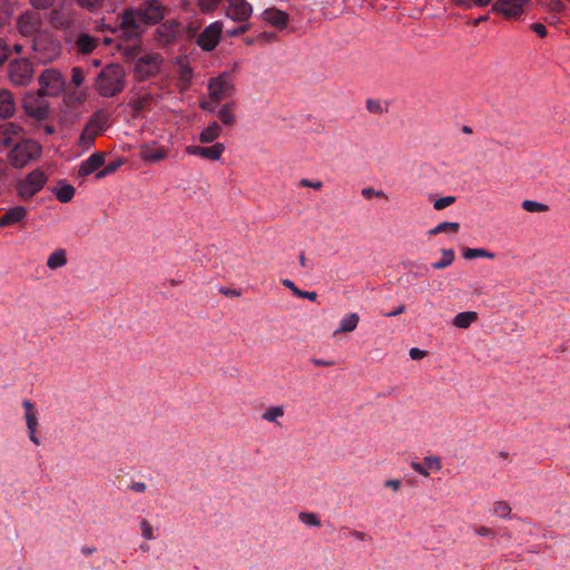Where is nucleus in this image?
<instances>
[{"label":"nucleus","instance_id":"nucleus-1","mask_svg":"<svg viewBox=\"0 0 570 570\" xmlns=\"http://www.w3.org/2000/svg\"><path fill=\"white\" fill-rule=\"evenodd\" d=\"M125 69L118 63H110L104 67L97 75L94 88L101 97L109 98L120 94L125 88Z\"/></svg>","mask_w":570,"mask_h":570},{"label":"nucleus","instance_id":"nucleus-2","mask_svg":"<svg viewBox=\"0 0 570 570\" xmlns=\"http://www.w3.org/2000/svg\"><path fill=\"white\" fill-rule=\"evenodd\" d=\"M32 49L35 58L41 63L58 59L62 50L60 42L47 31H39L35 36Z\"/></svg>","mask_w":570,"mask_h":570},{"label":"nucleus","instance_id":"nucleus-3","mask_svg":"<svg viewBox=\"0 0 570 570\" xmlns=\"http://www.w3.org/2000/svg\"><path fill=\"white\" fill-rule=\"evenodd\" d=\"M41 146L35 140H23L11 149L9 160L16 168H23L30 161L38 159L41 156Z\"/></svg>","mask_w":570,"mask_h":570},{"label":"nucleus","instance_id":"nucleus-4","mask_svg":"<svg viewBox=\"0 0 570 570\" xmlns=\"http://www.w3.org/2000/svg\"><path fill=\"white\" fill-rule=\"evenodd\" d=\"M148 27L139 10H125L121 18L120 31L126 39L139 38Z\"/></svg>","mask_w":570,"mask_h":570},{"label":"nucleus","instance_id":"nucleus-5","mask_svg":"<svg viewBox=\"0 0 570 570\" xmlns=\"http://www.w3.org/2000/svg\"><path fill=\"white\" fill-rule=\"evenodd\" d=\"M163 62L159 53L142 55L135 60L134 72L139 80L155 77L160 72Z\"/></svg>","mask_w":570,"mask_h":570},{"label":"nucleus","instance_id":"nucleus-6","mask_svg":"<svg viewBox=\"0 0 570 570\" xmlns=\"http://www.w3.org/2000/svg\"><path fill=\"white\" fill-rule=\"evenodd\" d=\"M107 125V117L101 112L94 114L87 125L85 126L79 140L78 145L83 150L89 149L98 135H100Z\"/></svg>","mask_w":570,"mask_h":570},{"label":"nucleus","instance_id":"nucleus-7","mask_svg":"<svg viewBox=\"0 0 570 570\" xmlns=\"http://www.w3.org/2000/svg\"><path fill=\"white\" fill-rule=\"evenodd\" d=\"M234 90L232 76L227 72H223L208 81L209 98L214 104L232 97Z\"/></svg>","mask_w":570,"mask_h":570},{"label":"nucleus","instance_id":"nucleus-8","mask_svg":"<svg viewBox=\"0 0 570 570\" xmlns=\"http://www.w3.org/2000/svg\"><path fill=\"white\" fill-rule=\"evenodd\" d=\"M40 89L42 96H58L65 88V78L57 69H46L39 77Z\"/></svg>","mask_w":570,"mask_h":570},{"label":"nucleus","instance_id":"nucleus-9","mask_svg":"<svg viewBox=\"0 0 570 570\" xmlns=\"http://www.w3.org/2000/svg\"><path fill=\"white\" fill-rule=\"evenodd\" d=\"M47 179L48 177L42 170H32L31 173L28 174L24 180L20 181L17 185L19 197H21L22 199L31 198L39 190L42 189V187L47 183Z\"/></svg>","mask_w":570,"mask_h":570},{"label":"nucleus","instance_id":"nucleus-10","mask_svg":"<svg viewBox=\"0 0 570 570\" xmlns=\"http://www.w3.org/2000/svg\"><path fill=\"white\" fill-rule=\"evenodd\" d=\"M8 73L13 85L26 86L31 82L35 72L31 61L21 58L10 62Z\"/></svg>","mask_w":570,"mask_h":570},{"label":"nucleus","instance_id":"nucleus-11","mask_svg":"<svg viewBox=\"0 0 570 570\" xmlns=\"http://www.w3.org/2000/svg\"><path fill=\"white\" fill-rule=\"evenodd\" d=\"M66 42L73 43V50L77 55L88 56L98 48L100 45V38L94 37L88 32L80 31L75 36L73 40L67 36Z\"/></svg>","mask_w":570,"mask_h":570},{"label":"nucleus","instance_id":"nucleus-12","mask_svg":"<svg viewBox=\"0 0 570 570\" xmlns=\"http://www.w3.org/2000/svg\"><path fill=\"white\" fill-rule=\"evenodd\" d=\"M223 32V23L215 21L206 27L197 37V45L206 50H213L219 42Z\"/></svg>","mask_w":570,"mask_h":570},{"label":"nucleus","instance_id":"nucleus-13","mask_svg":"<svg viewBox=\"0 0 570 570\" xmlns=\"http://www.w3.org/2000/svg\"><path fill=\"white\" fill-rule=\"evenodd\" d=\"M41 26V18L38 12L27 11L18 17L17 29L23 37L37 35Z\"/></svg>","mask_w":570,"mask_h":570},{"label":"nucleus","instance_id":"nucleus-14","mask_svg":"<svg viewBox=\"0 0 570 570\" xmlns=\"http://www.w3.org/2000/svg\"><path fill=\"white\" fill-rule=\"evenodd\" d=\"M253 13L250 3L246 0H228L226 16L234 21L246 22Z\"/></svg>","mask_w":570,"mask_h":570},{"label":"nucleus","instance_id":"nucleus-15","mask_svg":"<svg viewBox=\"0 0 570 570\" xmlns=\"http://www.w3.org/2000/svg\"><path fill=\"white\" fill-rule=\"evenodd\" d=\"M23 134V129L16 122H4L0 125V153L8 149L16 139Z\"/></svg>","mask_w":570,"mask_h":570},{"label":"nucleus","instance_id":"nucleus-16","mask_svg":"<svg viewBox=\"0 0 570 570\" xmlns=\"http://www.w3.org/2000/svg\"><path fill=\"white\" fill-rule=\"evenodd\" d=\"M48 21L53 28L67 31L73 27L75 16L68 10L55 9L49 12Z\"/></svg>","mask_w":570,"mask_h":570},{"label":"nucleus","instance_id":"nucleus-17","mask_svg":"<svg viewBox=\"0 0 570 570\" xmlns=\"http://www.w3.org/2000/svg\"><path fill=\"white\" fill-rule=\"evenodd\" d=\"M147 24H155L165 17L166 8L158 0H150L144 3L139 10Z\"/></svg>","mask_w":570,"mask_h":570},{"label":"nucleus","instance_id":"nucleus-18","mask_svg":"<svg viewBox=\"0 0 570 570\" xmlns=\"http://www.w3.org/2000/svg\"><path fill=\"white\" fill-rule=\"evenodd\" d=\"M225 150V146L220 142H216L209 147H200V146H188L186 151L189 155H197L203 158L218 160Z\"/></svg>","mask_w":570,"mask_h":570},{"label":"nucleus","instance_id":"nucleus-19","mask_svg":"<svg viewBox=\"0 0 570 570\" xmlns=\"http://www.w3.org/2000/svg\"><path fill=\"white\" fill-rule=\"evenodd\" d=\"M139 156L144 161L156 163L167 157V150L156 144L144 145L140 147Z\"/></svg>","mask_w":570,"mask_h":570},{"label":"nucleus","instance_id":"nucleus-20","mask_svg":"<svg viewBox=\"0 0 570 570\" xmlns=\"http://www.w3.org/2000/svg\"><path fill=\"white\" fill-rule=\"evenodd\" d=\"M105 163L104 153H95L87 160L82 161L78 169L81 177L88 176L100 168Z\"/></svg>","mask_w":570,"mask_h":570},{"label":"nucleus","instance_id":"nucleus-21","mask_svg":"<svg viewBox=\"0 0 570 570\" xmlns=\"http://www.w3.org/2000/svg\"><path fill=\"white\" fill-rule=\"evenodd\" d=\"M16 101L13 95L7 90L0 88V118L7 119L14 115Z\"/></svg>","mask_w":570,"mask_h":570},{"label":"nucleus","instance_id":"nucleus-22","mask_svg":"<svg viewBox=\"0 0 570 570\" xmlns=\"http://www.w3.org/2000/svg\"><path fill=\"white\" fill-rule=\"evenodd\" d=\"M27 216V209L23 206H16L6 212L0 218V227L11 226L22 222Z\"/></svg>","mask_w":570,"mask_h":570},{"label":"nucleus","instance_id":"nucleus-23","mask_svg":"<svg viewBox=\"0 0 570 570\" xmlns=\"http://www.w3.org/2000/svg\"><path fill=\"white\" fill-rule=\"evenodd\" d=\"M527 0H501L499 10L509 18L518 17L523 9Z\"/></svg>","mask_w":570,"mask_h":570},{"label":"nucleus","instance_id":"nucleus-24","mask_svg":"<svg viewBox=\"0 0 570 570\" xmlns=\"http://www.w3.org/2000/svg\"><path fill=\"white\" fill-rule=\"evenodd\" d=\"M157 35L163 43H168L178 35V23L175 21H167L157 28Z\"/></svg>","mask_w":570,"mask_h":570},{"label":"nucleus","instance_id":"nucleus-25","mask_svg":"<svg viewBox=\"0 0 570 570\" xmlns=\"http://www.w3.org/2000/svg\"><path fill=\"white\" fill-rule=\"evenodd\" d=\"M263 18L269 24L278 28L285 27L288 21L287 14L284 11L277 9L265 10L263 13Z\"/></svg>","mask_w":570,"mask_h":570},{"label":"nucleus","instance_id":"nucleus-26","mask_svg":"<svg viewBox=\"0 0 570 570\" xmlns=\"http://www.w3.org/2000/svg\"><path fill=\"white\" fill-rule=\"evenodd\" d=\"M222 127L218 122L213 121L206 129L200 132L199 140L202 142H212L219 137Z\"/></svg>","mask_w":570,"mask_h":570},{"label":"nucleus","instance_id":"nucleus-27","mask_svg":"<svg viewBox=\"0 0 570 570\" xmlns=\"http://www.w3.org/2000/svg\"><path fill=\"white\" fill-rule=\"evenodd\" d=\"M53 193L59 202L68 203L75 195V188L69 184L60 181L59 186L53 189Z\"/></svg>","mask_w":570,"mask_h":570},{"label":"nucleus","instance_id":"nucleus-28","mask_svg":"<svg viewBox=\"0 0 570 570\" xmlns=\"http://www.w3.org/2000/svg\"><path fill=\"white\" fill-rule=\"evenodd\" d=\"M476 318L475 312H462L454 317L453 325L458 328H468Z\"/></svg>","mask_w":570,"mask_h":570},{"label":"nucleus","instance_id":"nucleus-29","mask_svg":"<svg viewBox=\"0 0 570 570\" xmlns=\"http://www.w3.org/2000/svg\"><path fill=\"white\" fill-rule=\"evenodd\" d=\"M358 321L360 317L356 313L348 314L341 321L338 328L335 331V334L354 331L358 324Z\"/></svg>","mask_w":570,"mask_h":570},{"label":"nucleus","instance_id":"nucleus-30","mask_svg":"<svg viewBox=\"0 0 570 570\" xmlns=\"http://www.w3.org/2000/svg\"><path fill=\"white\" fill-rule=\"evenodd\" d=\"M218 118L223 124L232 126L235 122L234 104H225L218 110Z\"/></svg>","mask_w":570,"mask_h":570},{"label":"nucleus","instance_id":"nucleus-31","mask_svg":"<svg viewBox=\"0 0 570 570\" xmlns=\"http://www.w3.org/2000/svg\"><path fill=\"white\" fill-rule=\"evenodd\" d=\"M283 285L285 287H287L288 289H291L293 292V294L298 296V297L307 298L309 301H315L316 297H317L316 292H304V291H302V288H297L295 286V284L292 281H289V279H284L283 281Z\"/></svg>","mask_w":570,"mask_h":570},{"label":"nucleus","instance_id":"nucleus-32","mask_svg":"<svg viewBox=\"0 0 570 570\" xmlns=\"http://www.w3.org/2000/svg\"><path fill=\"white\" fill-rule=\"evenodd\" d=\"M66 262H67V259H66L65 250L59 249V250L53 252L49 256L47 265L49 268L55 269V268L63 266L66 264Z\"/></svg>","mask_w":570,"mask_h":570},{"label":"nucleus","instance_id":"nucleus-33","mask_svg":"<svg viewBox=\"0 0 570 570\" xmlns=\"http://www.w3.org/2000/svg\"><path fill=\"white\" fill-rule=\"evenodd\" d=\"M454 261V252L452 249H443L442 258L435 263H433L432 267L434 269H442L450 266Z\"/></svg>","mask_w":570,"mask_h":570},{"label":"nucleus","instance_id":"nucleus-34","mask_svg":"<svg viewBox=\"0 0 570 570\" xmlns=\"http://www.w3.org/2000/svg\"><path fill=\"white\" fill-rule=\"evenodd\" d=\"M13 13V7L9 0H0V26L4 24Z\"/></svg>","mask_w":570,"mask_h":570},{"label":"nucleus","instance_id":"nucleus-35","mask_svg":"<svg viewBox=\"0 0 570 570\" xmlns=\"http://www.w3.org/2000/svg\"><path fill=\"white\" fill-rule=\"evenodd\" d=\"M460 228L459 223L444 222L439 224L436 227L430 230V234L436 235L443 232L456 233Z\"/></svg>","mask_w":570,"mask_h":570},{"label":"nucleus","instance_id":"nucleus-36","mask_svg":"<svg viewBox=\"0 0 570 570\" xmlns=\"http://www.w3.org/2000/svg\"><path fill=\"white\" fill-rule=\"evenodd\" d=\"M463 256L466 259H473V258H476V257L493 258L494 254L493 253H489L485 249H481V248H468V249L464 250Z\"/></svg>","mask_w":570,"mask_h":570},{"label":"nucleus","instance_id":"nucleus-37","mask_svg":"<svg viewBox=\"0 0 570 570\" xmlns=\"http://www.w3.org/2000/svg\"><path fill=\"white\" fill-rule=\"evenodd\" d=\"M124 164V160L122 159H117L115 161H111L109 163L104 169L99 170L95 177L97 179H100L107 175H110L112 173H115L120 166H122Z\"/></svg>","mask_w":570,"mask_h":570},{"label":"nucleus","instance_id":"nucleus-38","mask_svg":"<svg viewBox=\"0 0 570 570\" xmlns=\"http://www.w3.org/2000/svg\"><path fill=\"white\" fill-rule=\"evenodd\" d=\"M522 208L529 213H537V212H547L548 206L534 200H524L522 203Z\"/></svg>","mask_w":570,"mask_h":570},{"label":"nucleus","instance_id":"nucleus-39","mask_svg":"<svg viewBox=\"0 0 570 570\" xmlns=\"http://www.w3.org/2000/svg\"><path fill=\"white\" fill-rule=\"evenodd\" d=\"M121 50H122V56L127 61H129V60L135 61L138 58L137 56L141 52L140 47L137 45L126 46V47L121 48Z\"/></svg>","mask_w":570,"mask_h":570},{"label":"nucleus","instance_id":"nucleus-40","mask_svg":"<svg viewBox=\"0 0 570 570\" xmlns=\"http://www.w3.org/2000/svg\"><path fill=\"white\" fill-rule=\"evenodd\" d=\"M284 414V410L282 406H274V407H271L268 409L264 414H263V419L266 420V421H271V422H274L276 421L279 416H282Z\"/></svg>","mask_w":570,"mask_h":570},{"label":"nucleus","instance_id":"nucleus-41","mask_svg":"<svg viewBox=\"0 0 570 570\" xmlns=\"http://www.w3.org/2000/svg\"><path fill=\"white\" fill-rule=\"evenodd\" d=\"M493 511L495 514H498L501 518H505L510 514L511 508L510 505L504 501H499L494 504Z\"/></svg>","mask_w":570,"mask_h":570},{"label":"nucleus","instance_id":"nucleus-42","mask_svg":"<svg viewBox=\"0 0 570 570\" xmlns=\"http://www.w3.org/2000/svg\"><path fill=\"white\" fill-rule=\"evenodd\" d=\"M85 81V75L81 68L73 67L71 70V82L76 87H80Z\"/></svg>","mask_w":570,"mask_h":570},{"label":"nucleus","instance_id":"nucleus-43","mask_svg":"<svg viewBox=\"0 0 570 570\" xmlns=\"http://www.w3.org/2000/svg\"><path fill=\"white\" fill-rule=\"evenodd\" d=\"M220 1L222 0H198V4L203 12H212Z\"/></svg>","mask_w":570,"mask_h":570},{"label":"nucleus","instance_id":"nucleus-44","mask_svg":"<svg viewBox=\"0 0 570 570\" xmlns=\"http://www.w3.org/2000/svg\"><path fill=\"white\" fill-rule=\"evenodd\" d=\"M454 202H455V197L454 196L441 197V198H439V199H436L434 202V208L436 210H441V209H444L448 206H451Z\"/></svg>","mask_w":570,"mask_h":570},{"label":"nucleus","instance_id":"nucleus-45","mask_svg":"<svg viewBox=\"0 0 570 570\" xmlns=\"http://www.w3.org/2000/svg\"><path fill=\"white\" fill-rule=\"evenodd\" d=\"M27 426L31 434L36 433V428L38 424L37 416L35 412L26 413Z\"/></svg>","mask_w":570,"mask_h":570},{"label":"nucleus","instance_id":"nucleus-46","mask_svg":"<svg viewBox=\"0 0 570 570\" xmlns=\"http://www.w3.org/2000/svg\"><path fill=\"white\" fill-rule=\"evenodd\" d=\"M24 110L29 116L37 119H42L46 116V110L42 108L32 109L28 104H24Z\"/></svg>","mask_w":570,"mask_h":570},{"label":"nucleus","instance_id":"nucleus-47","mask_svg":"<svg viewBox=\"0 0 570 570\" xmlns=\"http://www.w3.org/2000/svg\"><path fill=\"white\" fill-rule=\"evenodd\" d=\"M150 100H151V96L150 95H145V96L138 98L134 102L135 110L140 111V110L145 109L148 106Z\"/></svg>","mask_w":570,"mask_h":570},{"label":"nucleus","instance_id":"nucleus-48","mask_svg":"<svg viewBox=\"0 0 570 570\" xmlns=\"http://www.w3.org/2000/svg\"><path fill=\"white\" fill-rule=\"evenodd\" d=\"M10 49L6 41L0 38V66L9 58Z\"/></svg>","mask_w":570,"mask_h":570},{"label":"nucleus","instance_id":"nucleus-49","mask_svg":"<svg viewBox=\"0 0 570 570\" xmlns=\"http://www.w3.org/2000/svg\"><path fill=\"white\" fill-rule=\"evenodd\" d=\"M79 6L86 9H96L99 8L102 3V0H76Z\"/></svg>","mask_w":570,"mask_h":570},{"label":"nucleus","instance_id":"nucleus-50","mask_svg":"<svg viewBox=\"0 0 570 570\" xmlns=\"http://www.w3.org/2000/svg\"><path fill=\"white\" fill-rule=\"evenodd\" d=\"M299 518L309 525H320V521L314 513H301Z\"/></svg>","mask_w":570,"mask_h":570},{"label":"nucleus","instance_id":"nucleus-51","mask_svg":"<svg viewBox=\"0 0 570 570\" xmlns=\"http://www.w3.org/2000/svg\"><path fill=\"white\" fill-rule=\"evenodd\" d=\"M424 464L426 465L428 469H431V470H440L441 469V462H440L439 458H436V456L425 458Z\"/></svg>","mask_w":570,"mask_h":570},{"label":"nucleus","instance_id":"nucleus-52","mask_svg":"<svg viewBox=\"0 0 570 570\" xmlns=\"http://www.w3.org/2000/svg\"><path fill=\"white\" fill-rule=\"evenodd\" d=\"M530 28L540 38H544L547 36V28H546V26L543 23H540V22L532 23Z\"/></svg>","mask_w":570,"mask_h":570},{"label":"nucleus","instance_id":"nucleus-53","mask_svg":"<svg viewBox=\"0 0 570 570\" xmlns=\"http://www.w3.org/2000/svg\"><path fill=\"white\" fill-rule=\"evenodd\" d=\"M366 107L371 112L381 114L383 111V108L377 100L368 99L366 102Z\"/></svg>","mask_w":570,"mask_h":570},{"label":"nucleus","instance_id":"nucleus-54","mask_svg":"<svg viewBox=\"0 0 570 570\" xmlns=\"http://www.w3.org/2000/svg\"><path fill=\"white\" fill-rule=\"evenodd\" d=\"M141 530H142V535L146 539L151 540L154 538L153 537V527L150 525V523L147 520L141 521Z\"/></svg>","mask_w":570,"mask_h":570},{"label":"nucleus","instance_id":"nucleus-55","mask_svg":"<svg viewBox=\"0 0 570 570\" xmlns=\"http://www.w3.org/2000/svg\"><path fill=\"white\" fill-rule=\"evenodd\" d=\"M249 30V26L248 24H242L239 26L237 29H234V30H228L227 31V35L229 37H235V36H238V35H242V33H245Z\"/></svg>","mask_w":570,"mask_h":570},{"label":"nucleus","instance_id":"nucleus-56","mask_svg":"<svg viewBox=\"0 0 570 570\" xmlns=\"http://www.w3.org/2000/svg\"><path fill=\"white\" fill-rule=\"evenodd\" d=\"M410 356L412 360H421L425 356V351L413 347L410 350Z\"/></svg>","mask_w":570,"mask_h":570},{"label":"nucleus","instance_id":"nucleus-57","mask_svg":"<svg viewBox=\"0 0 570 570\" xmlns=\"http://www.w3.org/2000/svg\"><path fill=\"white\" fill-rule=\"evenodd\" d=\"M30 1H31V4L36 9H46L50 4L51 0H30Z\"/></svg>","mask_w":570,"mask_h":570},{"label":"nucleus","instance_id":"nucleus-58","mask_svg":"<svg viewBox=\"0 0 570 570\" xmlns=\"http://www.w3.org/2000/svg\"><path fill=\"white\" fill-rule=\"evenodd\" d=\"M475 533L481 537H488L492 534V531L487 527H479L475 529Z\"/></svg>","mask_w":570,"mask_h":570},{"label":"nucleus","instance_id":"nucleus-59","mask_svg":"<svg viewBox=\"0 0 570 570\" xmlns=\"http://www.w3.org/2000/svg\"><path fill=\"white\" fill-rule=\"evenodd\" d=\"M412 468H413L416 472H419L420 474H422V475H425V476H428V475H429V473H428L426 469H425V468H423V466H422V464H420V463L413 462V463H412Z\"/></svg>","mask_w":570,"mask_h":570},{"label":"nucleus","instance_id":"nucleus-60","mask_svg":"<svg viewBox=\"0 0 570 570\" xmlns=\"http://www.w3.org/2000/svg\"><path fill=\"white\" fill-rule=\"evenodd\" d=\"M404 311H405V306L404 305H400L396 309H394V311H392L390 313H386L385 316L386 317H393V316L402 314Z\"/></svg>","mask_w":570,"mask_h":570},{"label":"nucleus","instance_id":"nucleus-61","mask_svg":"<svg viewBox=\"0 0 570 570\" xmlns=\"http://www.w3.org/2000/svg\"><path fill=\"white\" fill-rule=\"evenodd\" d=\"M200 108L213 112L215 109V105H213L212 101H200Z\"/></svg>","mask_w":570,"mask_h":570},{"label":"nucleus","instance_id":"nucleus-62","mask_svg":"<svg viewBox=\"0 0 570 570\" xmlns=\"http://www.w3.org/2000/svg\"><path fill=\"white\" fill-rule=\"evenodd\" d=\"M301 184L303 186H309V187H313L315 189H320L322 187V183L321 181H316V183H309L307 179H303L301 181Z\"/></svg>","mask_w":570,"mask_h":570},{"label":"nucleus","instance_id":"nucleus-63","mask_svg":"<svg viewBox=\"0 0 570 570\" xmlns=\"http://www.w3.org/2000/svg\"><path fill=\"white\" fill-rule=\"evenodd\" d=\"M131 489L136 492H144L146 489V485L142 482H136L131 485Z\"/></svg>","mask_w":570,"mask_h":570},{"label":"nucleus","instance_id":"nucleus-64","mask_svg":"<svg viewBox=\"0 0 570 570\" xmlns=\"http://www.w3.org/2000/svg\"><path fill=\"white\" fill-rule=\"evenodd\" d=\"M374 193H375V190H374L373 188H364V189L362 190V195H363L364 197H371V196H373V195H374Z\"/></svg>","mask_w":570,"mask_h":570}]
</instances>
